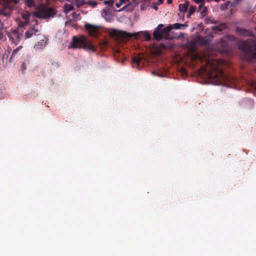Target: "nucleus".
<instances>
[{"mask_svg": "<svg viewBox=\"0 0 256 256\" xmlns=\"http://www.w3.org/2000/svg\"><path fill=\"white\" fill-rule=\"evenodd\" d=\"M192 61L196 64L204 62L202 70L208 74L209 78L216 79L221 82H226L228 80V76L223 70V66L226 62L222 60H214L207 57L205 54H196L192 56Z\"/></svg>", "mask_w": 256, "mask_h": 256, "instance_id": "1", "label": "nucleus"}, {"mask_svg": "<svg viewBox=\"0 0 256 256\" xmlns=\"http://www.w3.org/2000/svg\"><path fill=\"white\" fill-rule=\"evenodd\" d=\"M234 42L238 48L242 50L244 58L250 61L252 58H256V38H252L246 40H236L232 36H227L220 38V42L218 44L216 48L220 51L228 52L230 49V42Z\"/></svg>", "mask_w": 256, "mask_h": 256, "instance_id": "2", "label": "nucleus"}, {"mask_svg": "<svg viewBox=\"0 0 256 256\" xmlns=\"http://www.w3.org/2000/svg\"><path fill=\"white\" fill-rule=\"evenodd\" d=\"M72 48H82L93 52L96 51V48L92 43L83 36L80 37L76 36L72 37Z\"/></svg>", "mask_w": 256, "mask_h": 256, "instance_id": "3", "label": "nucleus"}, {"mask_svg": "<svg viewBox=\"0 0 256 256\" xmlns=\"http://www.w3.org/2000/svg\"><path fill=\"white\" fill-rule=\"evenodd\" d=\"M56 12L54 8L42 4L36 8L33 14L36 18L47 20L54 18Z\"/></svg>", "mask_w": 256, "mask_h": 256, "instance_id": "4", "label": "nucleus"}, {"mask_svg": "<svg viewBox=\"0 0 256 256\" xmlns=\"http://www.w3.org/2000/svg\"><path fill=\"white\" fill-rule=\"evenodd\" d=\"M20 0H2L0 7V15L8 16L11 14L14 4H17Z\"/></svg>", "mask_w": 256, "mask_h": 256, "instance_id": "5", "label": "nucleus"}, {"mask_svg": "<svg viewBox=\"0 0 256 256\" xmlns=\"http://www.w3.org/2000/svg\"><path fill=\"white\" fill-rule=\"evenodd\" d=\"M187 26L186 24L175 23L168 24L164 28L163 24H159L153 32H170L173 29L184 30Z\"/></svg>", "mask_w": 256, "mask_h": 256, "instance_id": "6", "label": "nucleus"}, {"mask_svg": "<svg viewBox=\"0 0 256 256\" xmlns=\"http://www.w3.org/2000/svg\"><path fill=\"white\" fill-rule=\"evenodd\" d=\"M198 34L195 39H194L192 42L194 45H202L203 46H208L209 45L210 42L212 40L213 36L212 33H210L206 36H202L199 34V33H196Z\"/></svg>", "mask_w": 256, "mask_h": 256, "instance_id": "7", "label": "nucleus"}, {"mask_svg": "<svg viewBox=\"0 0 256 256\" xmlns=\"http://www.w3.org/2000/svg\"><path fill=\"white\" fill-rule=\"evenodd\" d=\"M173 33H153L154 38L157 40H173L176 38H180L184 36V33H180V34L174 37L172 34Z\"/></svg>", "mask_w": 256, "mask_h": 256, "instance_id": "8", "label": "nucleus"}, {"mask_svg": "<svg viewBox=\"0 0 256 256\" xmlns=\"http://www.w3.org/2000/svg\"><path fill=\"white\" fill-rule=\"evenodd\" d=\"M112 38H116L120 36H134L135 38H138L141 33H110ZM144 38L146 40L149 41L151 40L150 33H142Z\"/></svg>", "mask_w": 256, "mask_h": 256, "instance_id": "9", "label": "nucleus"}, {"mask_svg": "<svg viewBox=\"0 0 256 256\" xmlns=\"http://www.w3.org/2000/svg\"><path fill=\"white\" fill-rule=\"evenodd\" d=\"M84 28L86 32H104V28L100 24L86 23Z\"/></svg>", "mask_w": 256, "mask_h": 256, "instance_id": "10", "label": "nucleus"}, {"mask_svg": "<svg viewBox=\"0 0 256 256\" xmlns=\"http://www.w3.org/2000/svg\"><path fill=\"white\" fill-rule=\"evenodd\" d=\"M8 37L10 40L12 42L15 44H17L20 40L22 36V33H6Z\"/></svg>", "mask_w": 256, "mask_h": 256, "instance_id": "11", "label": "nucleus"}, {"mask_svg": "<svg viewBox=\"0 0 256 256\" xmlns=\"http://www.w3.org/2000/svg\"><path fill=\"white\" fill-rule=\"evenodd\" d=\"M37 40H39V42H38V44L36 45L34 48H38L39 46H42V47L44 46L48 40L47 38H46L44 35L40 34L37 35Z\"/></svg>", "mask_w": 256, "mask_h": 256, "instance_id": "12", "label": "nucleus"}, {"mask_svg": "<svg viewBox=\"0 0 256 256\" xmlns=\"http://www.w3.org/2000/svg\"><path fill=\"white\" fill-rule=\"evenodd\" d=\"M197 12H200L202 18H204L208 14V8L204 6V4H199Z\"/></svg>", "mask_w": 256, "mask_h": 256, "instance_id": "13", "label": "nucleus"}, {"mask_svg": "<svg viewBox=\"0 0 256 256\" xmlns=\"http://www.w3.org/2000/svg\"><path fill=\"white\" fill-rule=\"evenodd\" d=\"M228 26L226 23H220L218 24V26H214L212 29L214 30H218V32H221L223 30L228 29Z\"/></svg>", "mask_w": 256, "mask_h": 256, "instance_id": "14", "label": "nucleus"}, {"mask_svg": "<svg viewBox=\"0 0 256 256\" xmlns=\"http://www.w3.org/2000/svg\"><path fill=\"white\" fill-rule=\"evenodd\" d=\"M188 2H186L184 4H179V10L182 16H184V12H186L188 8Z\"/></svg>", "mask_w": 256, "mask_h": 256, "instance_id": "15", "label": "nucleus"}, {"mask_svg": "<svg viewBox=\"0 0 256 256\" xmlns=\"http://www.w3.org/2000/svg\"><path fill=\"white\" fill-rule=\"evenodd\" d=\"M30 15L31 14L28 11H24L21 14V16L23 20H25V23L29 24Z\"/></svg>", "mask_w": 256, "mask_h": 256, "instance_id": "16", "label": "nucleus"}, {"mask_svg": "<svg viewBox=\"0 0 256 256\" xmlns=\"http://www.w3.org/2000/svg\"><path fill=\"white\" fill-rule=\"evenodd\" d=\"M102 15L106 21H110L111 15L109 13L108 10L106 8L104 9L102 11Z\"/></svg>", "mask_w": 256, "mask_h": 256, "instance_id": "17", "label": "nucleus"}, {"mask_svg": "<svg viewBox=\"0 0 256 256\" xmlns=\"http://www.w3.org/2000/svg\"><path fill=\"white\" fill-rule=\"evenodd\" d=\"M230 4H231L232 6H233L232 4L230 3V1H227L224 4H222L220 5V10H224L228 9V6Z\"/></svg>", "mask_w": 256, "mask_h": 256, "instance_id": "18", "label": "nucleus"}, {"mask_svg": "<svg viewBox=\"0 0 256 256\" xmlns=\"http://www.w3.org/2000/svg\"><path fill=\"white\" fill-rule=\"evenodd\" d=\"M196 8L192 6H191L188 9V12L187 14V16L190 18L192 14L196 11Z\"/></svg>", "mask_w": 256, "mask_h": 256, "instance_id": "19", "label": "nucleus"}, {"mask_svg": "<svg viewBox=\"0 0 256 256\" xmlns=\"http://www.w3.org/2000/svg\"><path fill=\"white\" fill-rule=\"evenodd\" d=\"M74 8V6L70 4H66L64 5V10L66 12H70Z\"/></svg>", "mask_w": 256, "mask_h": 256, "instance_id": "20", "label": "nucleus"}, {"mask_svg": "<svg viewBox=\"0 0 256 256\" xmlns=\"http://www.w3.org/2000/svg\"><path fill=\"white\" fill-rule=\"evenodd\" d=\"M22 48V46H20L18 47L17 48H16V49H14L12 52V54L10 56V59L12 58H14L15 56L17 54V53L19 51V50Z\"/></svg>", "mask_w": 256, "mask_h": 256, "instance_id": "21", "label": "nucleus"}, {"mask_svg": "<svg viewBox=\"0 0 256 256\" xmlns=\"http://www.w3.org/2000/svg\"><path fill=\"white\" fill-rule=\"evenodd\" d=\"M26 4L28 7L31 8L35 6V2L34 0H26Z\"/></svg>", "mask_w": 256, "mask_h": 256, "instance_id": "22", "label": "nucleus"}, {"mask_svg": "<svg viewBox=\"0 0 256 256\" xmlns=\"http://www.w3.org/2000/svg\"><path fill=\"white\" fill-rule=\"evenodd\" d=\"M142 59L138 57H134L132 60L133 63L136 64L138 66L140 65Z\"/></svg>", "mask_w": 256, "mask_h": 256, "instance_id": "23", "label": "nucleus"}, {"mask_svg": "<svg viewBox=\"0 0 256 256\" xmlns=\"http://www.w3.org/2000/svg\"><path fill=\"white\" fill-rule=\"evenodd\" d=\"M86 4H87L92 6V8H94L98 5V2L93 0H89L86 2Z\"/></svg>", "mask_w": 256, "mask_h": 256, "instance_id": "24", "label": "nucleus"}, {"mask_svg": "<svg viewBox=\"0 0 256 256\" xmlns=\"http://www.w3.org/2000/svg\"><path fill=\"white\" fill-rule=\"evenodd\" d=\"M131 5L126 4L124 6H123L122 8L118 10V12H122L123 10L124 11H128L130 10V7Z\"/></svg>", "mask_w": 256, "mask_h": 256, "instance_id": "25", "label": "nucleus"}, {"mask_svg": "<svg viewBox=\"0 0 256 256\" xmlns=\"http://www.w3.org/2000/svg\"><path fill=\"white\" fill-rule=\"evenodd\" d=\"M122 4H128L131 5L132 2H130V0H120Z\"/></svg>", "mask_w": 256, "mask_h": 256, "instance_id": "26", "label": "nucleus"}, {"mask_svg": "<svg viewBox=\"0 0 256 256\" xmlns=\"http://www.w3.org/2000/svg\"><path fill=\"white\" fill-rule=\"evenodd\" d=\"M104 4H108L110 6H112L114 4V0H108L104 2Z\"/></svg>", "mask_w": 256, "mask_h": 256, "instance_id": "27", "label": "nucleus"}, {"mask_svg": "<svg viewBox=\"0 0 256 256\" xmlns=\"http://www.w3.org/2000/svg\"><path fill=\"white\" fill-rule=\"evenodd\" d=\"M28 24L25 23V20H24L18 22V26L20 27H24Z\"/></svg>", "mask_w": 256, "mask_h": 256, "instance_id": "28", "label": "nucleus"}, {"mask_svg": "<svg viewBox=\"0 0 256 256\" xmlns=\"http://www.w3.org/2000/svg\"><path fill=\"white\" fill-rule=\"evenodd\" d=\"M236 32H251L249 31L248 30H246V29H242V28H236Z\"/></svg>", "mask_w": 256, "mask_h": 256, "instance_id": "29", "label": "nucleus"}, {"mask_svg": "<svg viewBox=\"0 0 256 256\" xmlns=\"http://www.w3.org/2000/svg\"><path fill=\"white\" fill-rule=\"evenodd\" d=\"M192 0L196 4H205V2H206V0Z\"/></svg>", "mask_w": 256, "mask_h": 256, "instance_id": "30", "label": "nucleus"}, {"mask_svg": "<svg viewBox=\"0 0 256 256\" xmlns=\"http://www.w3.org/2000/svg\"><path fill=\"white\" fill-rule=\"evenodd\" d=\"M75 1L78 5L82 6L84 4L82 0H75Z\"/></svg>", "mask_w": 256, "mask_h": 256, "instance_id": "31", "label": "nucleus"}, {"mask_svg": "<svg viewBox=\"0 0 256 256\" xmlns=\"http://www.w3.org/2000/svg\"><path fill=\"white\" fill-rule=\"evenodd\" d=\"M32 34L33 33H25L26 38H30L32 36Z\"/></svg>", "mask_w": 256, "mask_h": 256, "instance_id": "32", "label": "nucleus"}, {"mask_svg": "<svg viewBox=\"0 0 256 256\" xmlns=\"http://www.w3.org/2000/svg\"><path fill=\"white\" fill-rule=\"evenodd\" d=\"M100 44H102L101 46L102 48H104V47H106L108 45V42L106 41H104L102 42V43H100Z\"/></svg>", "mask_w": 256, "mask_h": 256, "instance_id": "33", "label": "nucleus"}, {"mask_svg": "<svg viewBox=\"0 0 256 256\" xmlns=\"http://www.w3.org/2000/svg\"><path fill=\"white\" fill-rule=\"evenodd\" d=\"M156 5H158L152 2V8L154 9L155 10H157L158 8Z\"/></svg>", "mask_w": 256, "mask_h": 256, "instance_id": "34", "label": "nucleus"}, {"mask_svg": "<svg viewBox=\"0 0 256 256\" xmlns=\"http://www.w3.org/2000/svg\"><path fill=\"white\" fill-rule=\"evenodd\" d=\"M122 5V3L120 2V0H119L118 2H117L116 4V6L118 8H120Z\"/></svg>", "mask_w": 256, "mask_h": 256, "instance_id": "35", "label": "nucleus"}, {"mask_svg": "<svg viewBox=\"0 0 256 256\" xmlns=\"http://www.w3.org/2000/svg\"><path fill=\"white\" fill-rule=\"evenodd\" d=\"M164 2V0H158L156 4L158 5H160L162 4Z\"/></svg>", "mask_w": 256, "mask_h": 256, "instance_id": "36", "label": "nucleus"}, {"mask_svg": "<svg viewBox=\"0 0 256 256\" xmlns=\"http://www.w3.org/2000/svg\"><path fill=\"white\" fill-rule=\"evenodd\" d=\"M111 32H126V31H124V30H113Z\"/></svg>", "mask_w": 256, "mask_h": 256, "instance_id": "37", "label": "nucleus"}, {"mask_svg": "<svg viewBox=\"0 0 256 256\" xmlns=\"http://www.w3.org/2000/svg\"><path fill=\"white\" fill-rule=\"evenodd\" d=\"M89 34H90V36H96V37L97 36V35L96 34V33L90 32V33H89Z\"/></svg>", "mask_w": 256, "mask_h": 256, "instance_id": "38", "label": "nucleus"}, {"mask_svg": "<svg viewBox=\"0 0 256 256\" xmlns=\"http://www.w3.org/2000/svg\"><path fill=\"white\" fill-rule=\"evenodd\" d=\"M21 68L22 70H24L26 69V66H25V64L24 63H23L22 66H21Z\"/></svg>", "mask_w": 256, "mask_h": 256, "instance_id": "39", "label": "nucleus"}, {"mask_svg": "<svg viewBox=\"0 0 256 256\" xmlns=\"http://www.w3.org/2000/svg\"><path fill=\"white\" fill-rule=\"evenodd\" d=\"M4 38L3 33H0V40H2Z\"/></svg>", "mask_w": 256, "mask_h": 256, "instance_id": "40", "label": "nucleus"}, {"mask_svg": "<svg viewBox=\"0 0 256 256\" xmlns=\"http://www.w3.org/2000/svg\"><path fill=\"white\" fill-rule=\"evenodd\" d=\"M172 2V0H167V3L168 4H171Z\"/></svg>", "mask_w": 256, "mask_h": 256, "instance_id": "41", "label": "nucleus"}, {"mask_svg": "<svg viewBox=\"0 0 256 256\" xmlns=\"http://www.w3.org/2000/svg\"><path fill=\"white\" fill-rule=\"evenodd\" d=\"M139 32H148L147 31H140Z\"/></svg>", "mask_w": 256, "mask_h": 256, "instance_id": "42", "label": "nucleus"}, {"mask_svg": "<svg viewBox=\"0 0 256 256\" xmlns=\"http://www.w3.org/2000/svg\"><path fill=\"white\" fill-rule=\"evenodd\" d=\"M12 32H17L16 30H14Z\"/></svg>", "mask_w": 256, "mask_h": 256, "instance_id": "43", "label": "nucleus"}, {"mask_svg": "<svg viewBox=\"0 0 256 256\" xmlns=\"http://www.w3.org/2000/svg\"><path fill=\"white\" fill-rule=\"evenodd\" d=\"M134 0H132V2H133Z\"/></svg>", "mask_w": 256, "mask_h": 256, "instance_id": "44", "label": "nucleus"}]
</instances>
